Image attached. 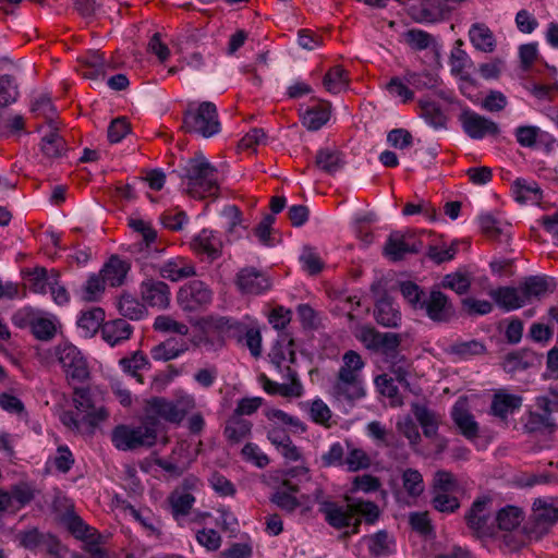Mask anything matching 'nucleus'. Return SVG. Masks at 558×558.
<instances>
[{
  "label": "nucleus",
  "mask_w": 558,
  "mask_h": 558,
  "mask_svg": "<svg viewBox=\"0 0 558 558\" xmlns=\"http://www.w3.org/2000/svg\"><path fill=\"white\" fill-rule=\"evenodd\" d=\"M171 173L187 180V192L193 197L218 195V170L201 150L184 160L180 169H175Z\"/></svg>",
  "instance_id": "obj_1"
},
{
  "label": "nucleus",
  "mask_w": 558,
  "mask_h": 558,
  "mask_svg": "<svg viewBox=\"0 0 558 558\" xmlns=\"http://www.w3.org/2000/svg\"><path fill=\"white\" fill-rule=\"evenodd\" d=\"M160 433L161 432L155 427V422L150 417L143 415L137 426L118 425L112 430L111 440L117 449L133 451L140 448H150L155 446Z\"/></svg>",
  "instance_id": "obj_2"
},
{
  "label": "nucleus",
  "mask_w": 558,
  "mask_h": 558,
  "mask_svg": "<svg viewBox=\"0 0 558 558\" xmlns=\"http://www.w3.org/2000/svg\"><path fill=\"white\" fill-rule=\"evenodd\" d=\"M193 407L194 400L190 396L173 401L163 397H153L146 401L144 416L150 417L155 422V427L162 432L161 420L171 424H180Z\"/></svg>",
  "instance_id": "obj_3"
},
{
  "label": "nucleus",
  "mask_w": 558,
  "mask_h": 558,
  "mask_svg": "<svg viewBox=\"0 0 558 558\" xmlns=\"http://www.w3.org/2000/svg\"><path fill=\"white\" fill-rule=\"evenodd\" d=\"M182 129L186 133H195L204 138L218 134L221 124L216 105L211 101H202L196 108L190 105L183 113Z\"/></svg>",
  "instance_id": "obj_4"
},
{
  "label": "nucleus",
  "mask_w": 558,
  "mask_h": 558,
  "mask_svg": "<svg viewBox=\"0 0 558 558\" xmlns=\"http://www.w3.org/2000/svg\"><path fill=\"white\" fill-rule=\"evenodd\" d=\"M356 339L361 341L367 350L380 352L385 360L396 359L401 353L399 347L403 340L400 333L380 332L375 327L363 325L359 328Z\"/></svg>",
  "instance_id": "obj_5"
},
{
  "label": "nucleus",
  "mask_w": 558,
  "mask_h": 558,
  "mask_svg": "<svg viewBox=\"0 0 558 558\" xmlns=\"http://www.w3.org/2000/svg\"><path fill=\"white\" fill-rule=\"evenodd\" d=\"M56 356L68 380L84 383L89 378V368L82 352L72 343H60L54 348Z\"/></svg>",
  "instance_id": "obj_6"
},
{
  "label": "nucleus",
  "mask_w": 558,
  "mask_h": 558,
  "mask_svg": "<svg viewBox=\"0 0 558 558\" xmlns=\"http://www.w3.org/2000/svg\"><path fill=\"white\" fill-rule=\"evenodd\" d=\"M421 311L425 313L427 318L438 325L450 324L458 318L457 308L450 298L436 288L429 290L423 304H421Z\"/></svg>",
  "instance_id": "obj_7"
},
{
  "label": "nucleus",
  "mask_w": 558,
  "mask_h": 558,
  "mask_svg": "<svg viewBox=\"0 0 558 558\" xmlns=\"http://www.w3.org/2000/svg\"><path fill=\"white\" fill-rule=\"evenodd\" d=\"M213 300V291L201 280H192L182 286L177 294L180 308L186 313L204 311Z\"/></svg>",
  "instance_id": "obj_8"
},
{
  "label": "nucleus",
  "mask_w": 558,
  "mask_h": 558,
  "mask_svg": "<svg viewBox=\"0 0 558 558\" xmlns=\"http://www.w3.org/2000/svg\"><path fill=\"white\" fill-rule=\"evenodd\" d=\"M331 396L339 402L354 405L366 396L362 376L351 375L350 372H338L331 386Z\"/></svg>",
  "instance_id": "obj_9"
},
{
  "label": "nucleus",
  "mask_w": 558,
  "mask_h": 558,
  "mask_svg": "<svg viewBox=\"0 0 558 558\" xmlns=\"http://www.w3.org/2000/svg\"><path fill=\"white\" fill-rule=\"evenodd\" d=\"M422 247V241L412 231H392L385 243L384 255L392 262H399L408 254L420 253Z\"/></svg>",
  "instance_id": "obj_10"
},
{
  "label": "nucleus",
  "mask_w": 558,
  "mask_h": 558,
  "mask_svg": "<svg viewBox=\"0 0 558 558\" xmlns=\"http://www.w3.org/2000/svg\"><path fill=\"white\" fill-rule=\"evenodd\" d=\"M463 132L472 140H482L485 136H497L500 133L499 126L493 120L465 108L459 114Z\"/></svg>",
  "instance_id": "obj_11"
},
{
  "label": "nucleus",
  "mask_w": 558,
  "mask_h": 558,
  "mask_svg": "<svg viewBox=\"0 0 558 558\" xmlns=\"http://www.w3.org/2000/svg\"><path fill=\"white\" fill-rule=\"evenodd\" d=\"M488 502L489 498L487 497L475 499L464 515L468 527L477 538L494 535V525L490 523V515L486 509Z\"/></svg>",
  "instance_id": "obj_12"
},
{
  "label": "nucleus",
  "mask_w": 558,
  "mask_h": 558,
  "mask_svg": "<svg viewBox=\"0 0 558 558\" xmlns=\"http://www.w3.org/2000/svg\"><path fill=\"white\" fill-rule=\"evenodd\" d=\"M140 292L144 303L150 307L166 310L170 305V288L168 283L158 278H145L140 284Z\"/></svg>",
  "instance_id": "obj_13"
},
{
  "label": "nucleus",
  "mask_w": 558,
  "mask_h": 558,
  "mask_svg": "<svg viewBox=\"0 0 558 558\" xmlns=\"http://www.w3.org/2000/svg\"><path fill=\"white\" fill-rule=\"evenodd\" d=\"M373 316L381 327L399 328L401 326L400 307L389 293H384L375 300Z\"/></svg>",
  "instance_id": "obj_14"
},
{
  "label": "nucleus",
  "mask_w": 558,
  "mask_h": 558,
  "mask_svg": "<svg viewBox=\"0 0 558 558\" xmlns=\"http://www.w3.org/2000/svg\"><path fill=\"white\" fill-rule=\"evenodd\" d=\"M235 284L241 293L260 294L270 288L268 277L255 267H244L239 270Z\"/></svg>",
  "instance_id": "obj_15"
},
{
  "label": "nucleus",
  "mask_w": 558,
  "mask_h": 558,
  "mask_svg": "<svg viewBox=\"0 0 558 558\" xmlns=\"http://www.w3.org/2000/svg\"><path fill=\"white\" fill-rule=\"evenodd\" d=\"M73 402L77 411L86 412L84 421L90 426L97 425L108 416L105 408L95 409V403L88 387H75L73 391Z\"/></svg>",
  "instance_id": "obj_16"
},
{
  "label": "nucleus",
  "mask_w": 558,
  "mask_h": 558,
  "mask_svg": "<svg viewBox=\"0 0 558 558\" xmlns=\"http://www.w3.org/2000/svg\"><path fill=\"white\" fill-rule=\"evenodd\" d=\"M318 512L324 515L326 523L336 529H348L351 524L352 510L336 501H319Z\"/></svg>",
  "instance_id": "obj_17"
},
{
  "label": "nucleus",
  "mask_w": 558,
  "mask_h": 558,
  "mask_svg": "<svg viewBox=\"0 0 558 558\" xmlns=\"http://www.w3.org/2000/svg\"><path fill=\"white\" fill-rule=\"evenodd\" d=\"M543 355L530 349H521L506 355L502 367L507 373H517L541 366Z\"/></svg>",
  "instance_id": "obj_18"
},
{
  "label": "nucleus",
  "mask_w": 558,
  "mask_h": 558,
  "mask_svg": "<svg viewBox=\"0 0 558 558\" xmlns=\"http://www.w3.org/2000/svg\"><path fill=\"white\" fill-rule=\"evenodd\" d=\"M345 163L343 153L336 148H320L315 156V166L329 175L342 170Z\"/></svg>",
  "instance_id": "obj_19"
},
{
  "label": "nucleus",
  "mask_w": 558,
  "mask_h": 558,
  "mask_svg": "<svg viewBox=\"0 0 558 558\" xmlns=\"http://www.w3.org/2000/svg\"><path fill=\"white\" fill-rule=\"evenodd\" d=\"M132 333L133 327L122 318L105 322L101 328V337L110 347L129 340Z\"/></svg>",
  "instance_id": "obj_20"
},
{
  "label": "nucleus",
  "mask_w": 558,
  "mask_h": 558,
  "mask_svg": "<svg viewBox=\"0 0 558 558\" xmlns=\"http://www.w3.org/2000/svg\"><path fill=\"white\" fill-rule=\"evenodd\" d=\"M130 269L131 264L128 260L112 255L101 268L100 275L111 287H120L124 283Z\"/></svg>",
  "instance_id": "obj_21"
},
{
  "label": "nucleus",
  "mask_w": 558,
  "mask_h": 558,
  "mask_svg": "<svg viewBox=\"0 0 558 558\" xmlns=\"http://www.w3.org/2000/svg\"><path fill=\"white\" fill-rule=\"evenodd\" d=\"M189 350L186 341L171 337L150 350V355L155 361L168 362L179 357Z\"/></svg>",
  "instance_id": "obj_22"
},
{
  "label": "nucleus",
  "mask_w": 558,
  "mask_h": 558,
  "mask_svg": "<svg viewBox=\"0 0 558 558\" xmlns=\"http://www.w3.org/2000/svg\"><path fill=\"white\" fill-rule=\"evenodd\" d=\"M489 295L506 312L521 308L526 304L523 294H521L520 287H499L492 290Z\"/></svg>",
  "instance_id": "obj_23"
},
{
  "label": "nucleus",
  "mask_w": 558,
  "mask_h": 558,
  "mask_svg": "<svg viewBox=\"0 0 558 558\" xmlns=\"http://www.w3.org/2000/svg\"><path fill=\"white\" fill-rule=\"evenodd\" d=\"M469 38L473 47L482 52L490 53L497 43L494 33L484 23H474L469 29Z\"/></svg>",
  "instance_id": "obj_24"
},
{
  "label": "nucleus",
  "mask_w": 558,
  "mask_h": 558,
  "mask_svg": "<svg viewBox=\"0 0 558 558\" xmlns=\"http://www.w3.org/2000/svg\"><path fill=\"white\" fill-rule=\"evenodd\" d=\"M512 193L514 199L520 204H537L543 198V192L539 185L535 181L524 178H518L512 183Z\"/></svg>",
  "instance_id": "obj_25"
},
{
  "label": "nucleus",
  "mask_w": 558,
  "mask_h": 558,
  "mask_svg": "<svg viewBox=\"0 0 558 558\" xmlns=\"http://www.w3.org/2000/svg\"><path fill=\"white\" fill-rule=\"evenodd\" d=\"M486 351L485 343L478 339L454 341L446 349L447 354L453 355L460 361H468L474 356L483 355Z\"/></svg>",
  "instance_id": "obj_26"
},
{
  "label": "nucleus",
  "mask_w": 558,
  "mask_h": 558,
  "mask_svg": "<svg viewBox=\"0 0 558 558\" xmlns=\"http://www.w3.org/2000/svg\"><path fill=\"white\" fill-rule=\"evenodd\" d=\"M193 248L201 254H206L210 260L221 255V241L213 231L202 230L192 242Z\"/></svg>",
  "instance_id": "obj_27"
},
{
  "label": "nucleus",
  "mask_w": 558,
  "mask_h": 558,
  "mask_svg": "<svg viewBox=\"0 0 558 558\" xmlns=\"http://www.w3.org/2000/svg\"><path fill=\"white\" fill-rule=\"evenodd\" d=\"M195 500V497L191 493L181 492L179 488L173 489L167 498L173 519L180 521L182 518L189 515Z\"/></svg>",
  "instance_id": "obj_28"
},
{
  "label": "nucleus",
  "mask_w": 558,
  "mask_h": 558,
  "mask_svg": "<svg viewBox=\"0 0 558 558\" xmlns=\"http://www.w3.org/2000/svg\"><path fill=\"white\" fill-rule=\"evenodd\" d=\"M451 418L460 429V433L469 440L478 436L480 427L473 414L463 407L456 404L451 411Z\"/></svg>",
  "instance_id": "obj_29"
},
{
  "label": "nucleus",
  "mask_w": 558,
  "mask_h": 558,
  "mask_svg": "<svg viewBox=\"0 0 558 558\" xmlns=\"http://www.w3.org/2000/svg\"><path fill=\"white\" fill-rule=\"evenodd\" d=\"M523 398L519 395L511 393H495L490 411L492 414L499 417L506 418L508 414L513 413L515 410H519L522 405Z\"/></svg>",
  "instance_id": "obj_30"
},
{
  "label": "nucleus",
  "mask_w": 558,
  "mask_h": 558,
  "mask_svg": "<svg viewBox=\"0 0 558 558\" xmlns=\"http://www.w3.org/2000/svg\"><path fill=\"white\" fill-rule=\"evenodd\" d=\"M159 275L163 279L177 282L182 279L195 276L196 271L193 265L185 264L181 258H175L169 259L163 265H161L159 267Z\"/></svg>",
  "instance_id": "obj_31"
},
{
  "label": "nucleus",
  "mask_w": 558,
  "mask_h": 558,
  "mask_svg": "<svg viewBox=\"0 0 558 558\" xmlns=\"http://www.w3.org/2000/svg\"><path fill=\"white\" fill-rule=\"evenodd\" d=\"M545 411L544 414L537 412H530L529 417L523 425V428L529 434L548 432L553 433L556 428V424L550 416L551 409L548 408V402L542 405Z\"/></svg>",
  "instance_id": "obj_32"
},
{
  "label": "nucleus",
  "mask_w": 558,
  "mask_h": 558,
  "mask_svg": "<svg viewBox=\"0 0 558 558\" xmlns=\"http://www.w3.org/2000/svg\"><path fill=\"white\" fill-rule=\"evenodd\" d=\"M412 413L423 429V434L427 438L437 435L438 420L435 412L430 411L426 405L420 403H412Z\"/></svg>",
  "instance_id": "obj_33"
},
{
  "label": "nucleus",
  "mask_w": 558,
  "mask_h": 558,
  "mask_svg": "<svg viewBox=\"0 0 558 558\" xmlns=\"http://www.w3.org/2000/svg\"><path fill=\"white\" fill-rule=\"evenodd\" d=\"M252 426L250 421L233 414L227 421L223 434L229 442L239 444L251 434Z\"/></svg>",
  "instance_id": "obj_34"
},
{
  "label": "nucleus",
  "mask_w": 558,
  "mask_h": 558,
  "mask_svg": "<svg viewBox=\"0 0 558 558\" xmlns=\"http://www.w3.org/2000/svg\"><path fill=\"white\" fill-rule=\"evenodd\" d=\"M330 119V104L325 102L306 109L303 114V125L308 131H318Z\"/></svg>",
  "instance_id": "obj_35"
},
{
  "label": "nucleus",
  "mask_w": 558,
  "mask_h": 558,
  "mask_svg": "<svg viewBox=\"0 0 558 558\" xmlns=\"http://www.w3.org/2000/svg\"><path fill=\"white\" fill-rule=\"evenodd\" d=\"M367 541V548L372 556L381 557L389 556L393 553L392 546L395 545L386 530H380L372 535L364 536Z\"/></svg>",
  "instance_id": "obj_36"
},
{
  "label": "nucleus",
  "mask_w": 558,
  "mask_h": 558,
  "mask_svg": "<svg viewBox=\"0 0 558 558\" xmlns=\"http://www.w3.org/2000/svg\"><path fill=\"white\" fill-rule=\"evenodd\" d=\"M389 364V372L393 375V381L397 380L404 389L410 391L411 393L418 395V391L414 390L408 380V376L410 375L411 363L403 355H399L396 359L386 360Z\"/></svg>",
  "instance_id": "obj_37"
},
{
  "label": "nucleus",
  "mask_w": 558,
  "mask_h": 558,
  "mask_svg": "<svg viewBox=\"0 0 558 558\" xmlns=\"http://www.w3.org/2000/svg\"><path fill=\"white\" fill-rule=\"evenodd\" d=\"M105 323V311L101 307H93L82 312L77 326L84 331L85 337H93Z\"/></svg>",
  "instance_id": "obj_38"
},
{
  "label": "nucleus",
  "mask_w": 558,
  "mask_h": 558,
  "mask_svg": "<svg viewBox=\"0 0 558 558\" xmlns=\"http://www.w3.org/2000/svg\"><path fill=\"white\" fill-rule=\"evenodd\" d=\"M478 222L483 233L488 238L500 242L504 238H509L508 225L501 222L492 214H482L478 217Z\"/></svg>",
  "instance_id": "obj_39"
},
{
  "label": "nucleus",
  "mask_w": 558,
  "mask_h": 558,
  "mask_svg": "<svg viewBox=\"0 0 558 558\" xmlns=\"http://www.w3.org/2000/svg\"><path fill=\"white\" fill-rule=\"evenodd\" d=\"M259 381L263 386V389L269 395H280L287 398H299L303 395L302 384H278L269 379L265 374L259 376Z\"/></svg>",
  "instance_id": "obj_40"
},
{
  "label": "nucleus",
  "mask_w": 558,
  "mask_h": 558,
  "mask_svg": "<svg viewBox=\"0 0 558 558\" xmlns=\"http://www.w3.org/2000/svg\"><path fill=\"white\" fill-rule=\"evenodd\" d=\"M61 522L77 539H90L93 536L90 533L92 527L73 510H66L61 517Z\"/></svg>",
  "instance_id": "obj_41"
},
{
  "label": "nucleus",
  "mask_w": 558,
  "mask_h": 558,
  "mask_svg": "<svg viewBox=\"0 0 558 558\" xmlns=\"http://www.w3.org/2000/svg\"><path fill=\"white\" fill-rule=\"evenodd\" d=\"M520 291L526 303L532 298H541L550 291V281L546 277L531 276L520 284Z\"/></svg>",
  "instance_id": "obj_42"
},
{
  "label": "nucleus",
  "mask_w": 558,
  "mask_h": 558,
  "mask_svg": "<svg viewBox=\"0 0 558 558\" xmlns=\"http://www.w3.org/2000/svg\"><path fill=\"white\" fill-rule=\"evenodd\" d=\"M421 117L434 129L446 128L447 117L440 106L429 99L420 100Z\"/></svg>",
  "instance_id": "obj_43"
},
{
  "label": "nucleus",
  "mask_w": 558,
  "mask_h": 558,
  "mask_svg": "<svg viewBox=\"0 0 558 558\" xmlns=\"http://www.w3.org/2000/svg\"><path fill=\"white\" fill-rule=\"evenodd\" d=\"M66 150L65 140L54 130L45 135L40 142V151L49 159L60 158Z\"/></svg>",
  "instance_id": "obj_44"
},
{
  "label": "nucleus",
  "mask_w": 558,
  "mask_h": 558,
  "mask_svg": "<svg viewBox=\"0 0 558 558\" xmlns=\"http://www.w3.org/2000/svg\"><path fill=\"white\" fill-rule=\"evenodd\" d=\"M124 373L143 383V376L137 373L140 369L149 368L150 362L142 351H135L131 356H124L119 361Z\"/></svg>",
  "instance_id": "obj_45"
},
{
  "label": "nucleus",
  "mask_w": 558,
  "mask_h": 558,
  "mask_svg": "<svg viewBox=\"0 0 558 558\" xmlns=\"http://www.w3.org/2000/svg\"><path fill=\"white\" fill-rule=\"evenodd\" d=\"M118 310L123 317L131 320H140L147 314L145 304L141 303L131 294H123L120 298Z\"/></svg>",
  "instance_id": "obj_46"
},
{
  "label": "nucleus",
  "mask_w": 558,
  "mask_h": 558,
  "mask_svg": "<svg viewBox=\"0 0 558 558\" xmlns=\"http://www.w3.org/2000/svg\"><path fill=\"white\" fill-rule=\"evenodd\" d=\"M323 84L329 93L338 94L348 87V72L341 65H336L325 74Z\"/></svg>",
  "instance_id": "obj_47"
},
{
  "label": "nucleus",
  "mask_w": 558,
  "mask_h": 558,
  "mask_svg": "<svg viewBox=\"0 0 558 558\" xmlns=\"http://www.w3.org/2000/svg\"><path fill=\"white\" fill-rule=\"evenodd\" d=\"M471 277L468 272L457 270L444 276L441 280V287L454 291L459 295H463L469 292L471 288Z\"/></svg>",
  "instance_id": "obj_48"
},
{
  "label": "nucleus",
  "mask_w": 558,
  "mask_h": 558,
  "mask_svg": "<svg viewBox=\"0 0 558 558\" xmlns=\"http://www.w3.org/2000/svg\"><path fill=\"white\" fill-rule=\"evenodd\" d=\"M374 383L379 393L390 399L392 407H401L403 404L398 386L395 385L391 376L388 374L377 375Z\"/></svg>",
  "instance_id": "obj_49"
},
{
  "label": "nucleus",
  "mask_w": 558,
  "mask_h": 558,
  "mask_svg": "<svg viewBox=\"0 0 558 558\" xmlns=\"http://www.w3.org/2000/svg\"><path fill=\"white\" fill-rule=\"evenodd\" d=\"M403 80L407 84L418 90L433 89L439 84V77L429 71H424L421 73L407 71Z\"/></svg>",
  "instance_id": "obj_50"
},
{
  "label": "nucleus",
  "mask_w": 558,
  "mask_h": 558,
  "mask_svg": "<svg viewBox=\"0 0 558 558\" xmlns=\"http://www.w3.org/2000/svg\"><path fill=\"white\" fill-rule=\"evenodd\" d=\"M350 509L353 514L362 517L365 523L369 525L375 524L381 513L374 501L363 499H355L354 502L350 504Z\"/></svg>",
  "instance_id": "obj_51"
},
{
  "label": "nucleus",
  "mask_w": 558,
  "mask_h": 558,
  "mask_svg": "<svg viewBox=\"0 0 558 558\" xmlns=\"http://www.w3.org/2000/svg\"><path fill=\"white\" fill-rule=\"evenodd\" d=\"M523 512L514 506H507L500 509L496 515V522L500 530L512 531L520 525Z\"/></svg>",
  "instance_id": "obj_52"
},
{
  "label": "nucleus",
  "mask_w": 558,
  "mask_h": 558,
  "mask_svg": "<svg viewBox=\"0 0 558 558\" xmlns=\"http://www.w3.org/2000/svg\"><path fill=\"white\" fill-rule=\"evenodd\" d=\"M31 331L33 336L40 341L51 340L56 332L57 326L53 318L45 317L39 311Z\"/></svg>",
  "instance_id": "obj_53"
},
{
  "label": "nucleus",
  "mask_w": 558,
  "mask_h": 558,
  "mask_svg": "<svg viewBox=\"0 0 558 558\" xmlns=\"http://www.w3.org/2000/svg\"><path fill=\"white\" fill-rule=\"evenodd\" d=\"M20 96L15 77L10 74L0 75V106L2 108L14 104Z\"/></svg>",
  "instance_id": "obj_54"
},
{
  "label": "nucleus",
  "mask_w": 558,
  "mask_h": 558,
  "mask_svg": "<svg viewBox=\"0 0 558 558\" xmlns=\"http://www.w3.org/2000/svg\"><path fill=\"white\" fill-rule=\"evenodd\" d=\"M399 287L402 296L411 307L414 310H421V304H423L428 292H425L418 284L410 280L401 281Z\"/></svg>",
  "instance_id": "obj_55"
},
{
  "label": "nucleus",
  "mask_w": 558,
  "mask_h": 558,
  "mask_svg": "<svg viewBox=\"0 0 558 558\" xmlns=\"http://www.w3.org/2000/svg\"><path fill=\"white\" fill-rule=\"evenodd\" d=\"M53 280V272L48 276V271L44 267H36L28 272V288L32 292L45 294L47 287H50V281Z\"/></svg>",
  "instance_id": "obj_56"
},
{
  "label": "nucleus",
  "mask_w": 558,
  "mask_h": 558,
  "mask_svg": "<svg viewBox=\"0 0 558 558\" xmlns=\"http://www.w3.org/2000/svg\"><path fill=\"white\" fill-rule=\"evenodd\" d=\"M430 504L433 508L442 513H453L460 508V500L453 493L432 492Z\"/></svg>",
  "instance_id": "obj_57"
},
{
  "label": "nucleus",
  "mask_w": 558,
  "mask_h": 558,
  "mask_svg": "<svg viewBox=\"0 0 558 558\" xmlns=\"http://www.w3.org/2000/svg\"><path fill=\"white\" fill-rule=\"evenodd\" d=\"M533 515L537 523L553 524L558 521V509L543 499H536Z\"/></svg>",
  "instance_id": "obj_58"
},
{
  "label": "nucleus",
  "mask_w": 558,
  "mask_h": 558,
  "mask_svg": "<svg viewBox=\"0 0 558 558\" xmlns=\"http://www.w3.org/2000/svg\"><path fill=\"white\" fill-rule=\"evenodd\" d=\"M371 457L360 448H352L345 456L344 465L349 472H359L371 468Z\"/></svg>",
  "instance_id": "obj_59"
},
{
  "label": "nucleus",
  "mask_w": 558,
  "mask_h": 558,
  "mask_svg": "<svg viewBox=\"0 0 558 558\" xmlns=\"http://www.w3.org/2000/svg\"><path fill=\"white\" fill-rule=\"evenodd\" d=\"M402 483L405 492L411 497H418L424 490L423 476L415 469H407L403 471Z\"/></svg>",
  "instance_id": "obj_60"
},
{
  "label": "nucleus",
  "mask_w": 558,
  "mask_h": 558,
  "mask_svg": "<svg viewBox=\"0 0 558 558\" xmlns=\"http://www.w3.org/2000/svg\"><path fill=\"white\" fill-rule=\"evenodd\" d=\"M214 327L227 337L242 339L245 325L231 317H219L215 319Z\"/></svg>",
  "instance_id": "obj_61"
},
{
  "label": "nucleus",
  "mask_w": 558,
  "mask_h": 558,
  "mask_svg": "<svg viewBox=\"0 0 558 558\" xmlns=\"http://www.w3.org/2000/svg\"><path fill=\"white\" fill-rule=\"evenodd\" d=\"M270 502L288 514L293 513L300 506L299 499L291 493L282 489L276 490L269 498Z\"/></svg>",
  "instance_id": "obj_62"
},
{
  "label": "nucleus",
  "mask_w": 558,
  "mask_h": 558,
  "mask_svg": "<svg viewBox=\"0 0 558 558\" xmlns=\"http://www.w3.org/2000/svg\"><path fill=\"white\" fill-rule=\"evenodd\" d=\"M106 283L100 272L92 274L83 288V299L89 302L97 301L99 294L104 292Z\"/></svg>",
  "instance_id": "obj_63"
},
{
  "label": "nucleus",
  "mask_w": 558,
  "mask_h": 558,
  "mask_svg": "<svg viewBox=\"0 0 558 558\" xmlns=\"http://www.w3.org/2000/svg\"><path fill=\"white\" fill-rule=\"evenodd\" d=\"M463 311L471 317L487 315L493 311V304L486 300L464 298L461 300Z\"/></svg>",
  "instance_id": "obj_64"
}]
</instances>
